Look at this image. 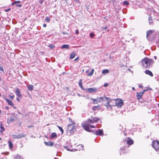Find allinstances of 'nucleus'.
I'll list each match as a JSON object with an SVG mask.
<instances>
[{"mask_svg":"<svg viewBox=\"0 0 159 159\" xmlns=\"http://www.w3.org/2000/svg\"><path fill=\"white\" fill-rule=\"evenodd\" d=\"M99 120V118L96 117L93 118V119H89L87 121L83 122L81 124L82 126L86 131L89 132L90 130L89 129V126L91 128H94L95 126L94 125H91V124H93L97 123Z\"/></svg>","mask_w":159,"mask_h":159,"instance_id":"1","label":"nucleus"},{"mask_svg":"<svg viewBox=\"0 0 159 159\" xmlns=\"http://www.w3.org/2000/svg\"><path fill=\"white\" fill-rule=\"evenodd\" d=\"M153 62V60L148 57H145L142 61L143 66L145 68H150L152 67Z\"/></svg>","mask_w":159,"mask_h":159,"instance_id":"2","label":"nucleus"},{"mask_svg":"<svg viewBox=\"0 0 159 159\" xmlns=\"http://www.w3.org/2000/svg\"><path fill=\"white\" fill-rule=\"evenodd\" d=\"M76 130L75 123L72 122L71 124H69L68 125L67 131L70 132V133L74 132Z\"/></svg>","mask_w":159,"mask_h":159,"instance_id":"3","label":"nucleus"},{"mask_svg":"<svg viewBox=\"0 0 159 159\" xmlns=\"http://www.w3.org/2000/svg\"><path fill=\"white\" fill-rule=\"evenodd\" d=\"M152 146L156 151H159V141L157 140L152 141Z\"/></svg>","mask_w":159,"mask_h":159,"instance_id":"4","label":"nucleus"},{"mask_svg":"<svg viewBox=\"0 0 159 159\" xmlns=\"http://www.w3.org/2000/svg\"><path fill=\"white\" fill-rule=\"evenodd\" d=\"M113 100L116 101L115 106H117L118 107H121L123 105L124 102L121 99H118V100L114 99Z\"/></svg>","mask_w":159,"mask_h":159,"instance_id":"5","label":"nucleus"},{"mask_svg":"<svg viewBox=\"0 0 159 159\" xmlns=\"http://www.w3.org/2000/svg\"><path fill=\"white\" fill-rule=\"evenodd\" d=\"M154 32V30H149L147 32L146 37L147 39L150 41H152L154 40V37L152 38V39H151L150 37L149 38V36Z\"/></svg>","mask_w":159,"mask_h":159,"instance_id":"6","label":"nucleus"},{"mask_svg":"<svg viewBox=\"0 0 159 159\" xmlns=\"http://www.w3.org/2000/svg\"><path fill=\"white\" fill-rule=\"evenodd\" d=\"M112 101L111 99H110L108 101V102L105 105V106L106 107L108 110H111L112 109V105H111L109 103L111 102Z\"/></svg>","mask_w":159,"mask_h":159,"instance_id":"7","label":"nucleus"},{"mask_svg":"<svg viewBox=\"0 0 159 159\" xmlns=\"http://www.w3.org/2000/svg\"><path fill=\"white\" fill-rule=\"evenodd\" d=\"M13 137L15 139H20L25 137L26 135L24 134H20L18 135L13 134L12 135Z\"/></svg>","mask_w":159,"mask_h":159,"instance_id":"8","label":"nucleus"},{"mask_svg":"<svg viewBox=\"0 0 159 159\" xmlns=\"http://www.w3.org/2000/svg\"><path fill=\"white\" fill-rule=\"evenodd\" d=\"M85 90L88 93L95 92L97 91V89L96 88H90L86 89Z\"/></svg>","mask_w":159,"mask_h":159,"instance_id":"9","label":"nucleus"},{"mask_svg":"<svg viewBox=\"0 0 159 159\" xmlns=\"http://www.w3.org/2000/svg\"><path fill=\"white\" fill-rule=\"evenodd\" d=\"M95 134L98 135H102L103 134L102 129H98L95 131L94 132Z\"/></svg>","mask_w":159,"mask_h":159,"instance_id":"10","label":"nucleus"},{"mask_svg":"<svg viewBox=\"0 0 159 159\" xmlns=\"http://www.w3.org/2000/svg\"><path fill=\"white\" fill-rule=\"evenodd\" d=\"M16 117L15 116H13L10 117H9L7 118V121L8 122H12L14 121L15 120Z\"/></svg>","mask_w":159,"mask_h":159,"instance_id":"11","label":"nucleus"},{"mask_svg":"<svg viewBox=\"0 0 159 159\" xmlns=\"http://www.w3.org/2000/svg\"><path fill=\"white\" fill-rule=\"evenodd\" d=\"M125 141H126V143L129 145L132 144L134 142L133 140L129 138H128L127 140H125Z\"/></svg>","mask_w":159,"mask_h":159,"instance_id":"12","label":"nucleus"},{"mask_svg":"<svg viewBox=\"0 0 159 159\" xmlns=\"http://www.w3.org/2000/svg\"><path fill=\"white\" fill-rule=\"evenodd\" d=\"M143 93L139 92V93H137L136 97L137 99L138 100H139L141 98V97L143 94Z\"/></svg>","mask_w":159,"mask_h":159,"instance_id":"13","label":"nucleus"},{"mask_svg":"<svg viewBox=\"0 0 159 159\" xmlns=\"http://www.w3.org/2000/svg\"><path fill=\"white\" fill-rule=\"evenodd\" d=\"M15 93L16 94V95H17L19 98H21L22 95L18 89H17L16 90Z\"/></svg>","mask_w":159,"mask_h":159,"instance_id":"14","label":"nucleus"},{"mask_svg":"<svg viewBox=\"0 0 159 159\" xmlns=\"http://www.w3.org/2000/svg\"><path fill=\"white\" fill-rule=\"evenodd\" d=\"M5 100L6 101V102H7L8 104L9 105H10L11 106H13L14 105V104L10 100L8 99L7 98H5Z\"/></svg>","mask_w":159,"mask_h":159,"instance_id":"15","label":"nucleus"},{"mask_svg":"<svg viewBox=\"0 0 159 159\" xmlns=\"http://www.w3.org/2000/svg\"><path fill=\"white\" fill-rule=\"evenodd\" d=\"M145 73L146 74L149 75L151 76L152 77L153 76V74L151 71L149 70H146L145 71Z\"/></svg>","mask_w":159,"mask_h":159,"instance_id":"16","label":"nucleus"},{"mask_svg":"<svg viewBox=\"0 0 159 159\" xmlns=\"http://www.w3.org/2000/svg\"><path fill=\"white\" fill-rule=\"evenodd\" d=\"M82 80L80 79L79 80V85L81 89L83 90H84V88H83L82 84Z\"/></svg>","mask_w":159,"mask_h":159,"instance_id":"17","label":"nucleus"},{"mask_svg":"<svg viewBox=\"0 0 159 159\" xmlns=\"http://www.w3.org/2000/svg\"><path fill=\"white\" fill-rule=\"evenodd\" d=\"M57 136L56 133L55 132H54L52 133L51 135L50 136V138L51 139H53L55 137H57Z\"/></svg>","mask_w":159,"mask_h":159,"instance_id":"18","label":"nucleus"},{"mask_svg":"<svg viewBox=\"0 0 159 159\" xmlns=\"http://www.w3.org/2000/svg\"><path fill=\"white\" fill-rule=\"evenodd\" d=\"M28 89L30 91H32L34 89V86L33 85H29L27 86Z\"/></svg>","mask_w":159,"mask_h":159,"instance_id":"19","label":"nucleus"},{"mask_svg":"<svg viewBox=\"0 0 159 159\" xmlns=\"http://www.w3.org/2000/svg\"><path fill=\"white\" fill-rule=\"evenodd\" d=\"M44 143L47 146H52L53 145V143H52L51 141H49L48 142H44Z\"/></svg>","mask_w":159,"mask_h":159,"instance_id":"20","label":"nucleus"},{"mask_svg":"<svg viewBox=\"0 0 159 159\" xmlns=\"http://www.w3.org/2000/svg\"><path fill=\"white\" fill-rule=\"evenodd\" d=\"M0 128L1 129V130L0 131V133H1L2 134L3 132L5 130V129L4 127L2 126V123H1Z\"/></svg>","mask_w":159,"mask_h":159,"instance_id":"21","label":"nucleus"},{"mask_svg":"<svg viewBox=\"0 0 159 159\" xmlns=\"http://www.w3.org/2000/svg\"><path fill=\"white\" fill-rule=\"evenodd\" d=\"M90 99L92 101H93V104H97L98 103L97 98L96 99H94L92 98H91Z\"/></svg>","mask_w":159,"mask_h":159,"instance_id":"22","label":"nucleus"},{"mask_svg":"<svg viewBox=\"0 0 159 159\" xmlns=\"http://www.w3.org/2000/svg\"><path fill=\"white\" fill-rule=\"evenodd\" d=\"M61 48L62 49L64 48L66 49H69V46L67 44H64L62 45V46L61 47Z\"/></svg>","mask_w":159,"mask_h":159,"instance_id":"23","label":"nucleus"},{"mask_svg":"<svg viewBox=\"0 0 159 159\" xmlns=\"http://www.w3.org/2000/svg\"><path fill=\"white\" fill-rule=\"evenodd\" d=\"M8 143L9 144V148L11 149L13 148V144L11 142V141L10 140H9L8 141Z\"/></svg>","mask_w":159,"mask_h":159,"instance_id":"24","label":"nucleus"},{"mask_svg":"<svg viewBox=\"0 0 159 159\" xmlns=\"http://www.w3.org/2000/svg\"><path fill=\"white\" fill-rule=\"evenodd\" d=\"M97 99L98 100V103L104 100V98L103 97H97Z\"/></svg>","mask_w":159,"mask_h":159,"instance_id":"25","label":"nucleus"},{"mask_svg":"<svg viewBox=\"0 0 159 159\" xmlns=\"http://www.w3.org/2000/svg\"><path fill=\"white\" fill-rule=\"evenodd\" d=\"M152 17H150V16H149V17L148 18V21L149 24L150 25L151 24H152L153 23V21L152 19Z\"/></svg>","mask_w":159,"mask_h":159,"instance_id":"26","label":"nucleus"},{"mask_svg":"<svg viewBox=\"0 0 159 159\" xmlns=\"http://www.w3.org/2000/svg\"><path fill=\"white\" fill-rule=\"evenodd\" d=\"M94 71V69H92L91 70V71L88 74V75L91 76L93 75Z\"/></svg>","mask_w":159,"mask_h":159,"instance_id":"27","label":"nucleus"},{"mask_svg":"<svg viewBox=\"0 0 159 159\" xmlns=\"http://www.w3.org/2000/svg\"><path fill=\"white\" fill-rule=\"evenodd\" d=\"M75 54L74 53H72L70 54V59H73L75 57Z\"/></svg>","mask_w":159,"mask_h":159,"instance_id":"28","label":"nucleus"},{"mask_svg":"<svg viewBox=\"0 0 159 159\" xmlns=\"http://www.w3.org/2000/svg\"><path fill=\"white\" fill-rule=\"evenodd\" d=\"M109 72V71L108 70L106 69L102 71V73L103 74L107 73Z\"/></svg>","mask_w":159,"mask_h":159,"instance_id":"29","label":"nucleus"},{"mask_svg":"<svg viewBox=\"0 0 159 159\" xmlns=\"http://www.w3.org/2000/svg\"><path fill=\"white\" fill-rule=\"evenodd\" d=\"M14 159H23V158L20 155H17L15 157Z\"/></svg>","mask_w":159,"mask_h":159,"instance_id":"30","label":"nucleus"},{"mask_svg":"<svg viewBox=\"0 0 159 159\" xmlns=\"http://www.w3.org/2000/svg\"><path fill=\"white\" fill-rule=\"evenodd\" d=\"M48 47L50 48H51L52 49H53L55 47L52 44L48 45Z\"/></svg>","mask_w":159,"mask_h":159,"instance_id":"31","label":"nucleus"},{"mask_svg":"<svg viewBox=\"0 0 159 159\" xmlns=\"http://www.w3.org/2000/svg\"><path fill=\"white\" fill-rule=\"evenodd\" d=\"M58 128H59V129L61 131V134H63L64 130L60 126H57Z\"/></svg>","mask_w":159,"mask_h":159,"instance_id":"32","label":"nucleus"},{"mask_svg":"<svg viewBox=\"0 0 159 159\" xmlns=\"http://www.w3.org/2000/svg\"><path fill=\"white\" fill-rule=\"evenodd\" d=\"M99 108L98 107V106H95L93 107H92V109L94 110V111H95L96 110L98 109Z\"/></svg>","mask_w":159,"mask_h":159,"instance_id":"33","label":"nucleus"},{"mask_svg":"<svg viewBox=\"0 0 159 159\" xmlns=\"http://www.w3.org/2000/svg\"><path fill=\"white\" fill-rule=\"evenodd\" d=\"M45 20L46 22H50V19L48 17H47L45 19Z\"/></svg>","mask_w":159,"mask_h":159,"instance_id":"34","label":"nucleus"},{"mask_svg":"<svg viewBox=\"0 0 159 159\" xmlns=\"http://www.w3.org/2000/svg\"><path fill=\"white\" fill-rule=\"evenodd\" d=\"M123 4L124 5H129V2H127V1H124L123 2Z\"/></svg>","mask_w":159,"mask_h":159,"instance_id":"35","label":"nucleus"},{"mask_svg":"<svg viewBox=\"0 0 159 159\" xmlns=\"http://www.w3.org/2000/svg\"><path fill=\"white\" fill-rule=\"evenodd\" d=\"M20 1H16L12 3V5H14L15 4H16L17 3H20Z\"/></svg>","mask_w":159,"mask_h":159,"instance_id":"36","label":"nucleus"},{"mask_svg":"<svg viewBox=\"0 0 159 159\" xmlns=\"http://www.w3.org/2000/svg\"><path fill=\"white\" fill-rule=\"evenodd\" d=\"M89 36L91 38H93L94 36V34L93 33H91L89 34Z\"/></svg>","mask_w":159,"mask_h":159,"instance_id":"37","label":"nucleus"},{"mask_svg":"<svg viewBox=\"0 0 159 159\" xmlns=\"http://www.w3.org/2000/svg\"><path fill=\"white\" fill-rule=\"evenodd\" d=\"M44 0H39V3L41 4L44 2Z\"/></svg>","mask_w":159,"mask_h":159,"instance_id":"38","label":"nucleus"},{"mask_svg":"<svg viewBox=\"0 0 159 159\" xmlns=\"http://www.w3.org/2000/svg\"><path fill=\"white\" fill-rule=\"evenodd\" d=\"M9 97L10 99L12 100L14 98V95H10L9 96Z\"/></svg>","mask_w":159,"mask_h":159,"instance_id":"39","label":"nucleus"},{"mask_svg":"<svg viewBox=\"0 0 159 159\" xmlns=\"http://www.w3.org/2000/svg\"><path fill=\"white\" fill-rule=\"evenodd\" d=\"M0 70L4 72V69L2 66H0Z\"/></svg>","mask_w":159,"mask_h":159,"instance_id":"40","label":"nucleus"},{"mask_svg":"<svg viewBox=\"0 0 159 159\" xmlns=\"http://www.w3.org/2000/svg\"><path fill=\"white\" fill-rule=\"evenodd\" d=\"M108 84L107 83H105L104 84V86L106 87L108 86Z\"/></svg>","mask_w":159,"mask_h":159,"instance_id":"41","label":"nucleus"},{"mask_svg":"<svg viewBox=\"0 0 159 159\" xmlns=\"http://www.w3.org/2000/svg\"><path fill=\"white\" fill-rule=\"evenodd\" d=\"M16 7H20L22 6V5L21 4H16Z\"/></svg>","mask_w":159,"mask_h":159,"instance_id":"42","label":"nucleus"},{"mask_svg":"<svg viewBox=\"0 0 159 159\" xmlns=\"http://www.w3.org/2000/svg\"><path fill=\"white\" fill-rule=\"evenodd\" d=\"M64 148L67 150L70 151V149L68 148V147L66 146Z\"/></svg>","mask_w":159,"mask_h":159,"instance_id":"43","label":"nucleus"},{"mask_svg":"<svg viewBox=\"0 0 159 159\" xmlns=\"http://www.w3.org/2000/svg\"><path fill=\"white\" fill-rule=\"evenodd\" d=\"M75 33L76 34H78L79 33V30H76L75 31Z\"/></svg>","mask_w":159,"mask_h":159,"instance_id":"44","label":"nucleus"},{"mask_svg":"<svg viewBox=\"0 0 159 159\" xmlns=\"http://www.w3.org/2000/svg\"><path fill=\"white\" fill-rule=\"evenodd\" d=\"M148 89H144L143 90V91L142 92V93H144V92L146 91H147L148 90Z\"/></svg>","mask_w":159,"mask_h":159,"instance_id":"45","label":"nucleus"},{"mask_svg":"<svg viewBox=\"0 0 159 159\" xmlns=\"http://www.w3.org/2000/svg\"><path fill=\"white\" fill-rule=\"evenodd\" d=\"M105 99H106V100H107V101H108V100H109L110 99H109V98H107V97H105Z\"/></svg>","mask_w":159,"mask_h":159,"instance_id":"46","label":"nucleus"},{"mask_svg":"<svg viewBox=\"0 0 159 159\" xmlns=\"http://www.w3.org/2000/svg\"><path fill=\"white\" fill-rule=\"evenodd\" d=\"M10 10V8H8V9H5V11H6V12L7 11H9Z\"/></svg>","mask_w":159,"mask_h":159,"instance_id":"47","label":"nucleus"},{"mask_svg":"<svg viewBox=\"0 0 159 159\" xmlns=\"http://www.w3.org/2000/svg\"><path fill=\"white\" fill-rule=\"evenodd\" d=\"M79 59V58L78 57H76L75 59V61H76L78 60Z\"/></svg>","mask_w":159,"mask_h":159,"instance_id":"48","label":"nucleus"},{"mask_svg":"<svg viewBox=\"0 0 159 159\" xmlns=\"http://www.w3.org/2000/svg\"><path fill=\"white\" fill-rule=\"evenodd\" d=\"M107 26H106L104 27H102V29L104 30H106V29H107Z\"/></svg>","mask_w":159,"mask_h":159,"instance_id":"49","label":"nucleus"},{"mask_svg":"<svg viewBox=\"0 0 159 159\" xmlns=\"http://www.w3.org/2000/svg\"><path fill=\"white\" fill-rule=\"evenodd\" d=\"M47 26V25L46 24H44L43 25V26L44 27H45Z\"/></svg>","mask_w":159,"mask_h":159,"instance_id":"50","label":"nucleus"},{"mask_svg":"<svg viewBox=\"0 0 159 159\" xmlns=\"http://www.w3.org/2000/svg\"><path fill=\"white\" fill-rule=\"evenodd\" d=\"M157 43H158V46L159 47V39L158 41L157 42Z\"/></svg>","mask_w":159,"mask_h":159,"instance_id":"51","label":"nucleus"},{"mask_svg":"<svg viewBox=\"0 0 159 159\" xmlns=\"http://www.w3.org/2000/svg\"><path fill=\"white\" fill-rule=\"evenodd\" d=\"M132 89L134 91L135 90V89L134 87L132 88Z\"/></svg>","mask_w":159,"mask_h":159,"instance_id":"52","label":"nucleus"},{"mask_svg":"<svg viewBox=\"0 0 159 159\" xmlns=\"http://www.w3.org/2000/svg\"><path fill=\"white\" fill-rule=\"evenodd\" d=\"M16 100H17L18 102H20L19 99V98H16Z\"/></svg>","mask_w":159,"mask_h":159,"instance_id":"53","label":"nucleus"},{"mask_svg":"<svg viewBox=\"0 0 159 159\" xmlns=\"http://www.w3.org/2000/svg\"><path fill=\"white\" fill-rule=\"evenodd\" d=\"M142 85H139V87L140 88H142Z\"/></svg>","mask_w":159,"mask_h":159,"instance_id":"54","label":"nucleus"},{"mask_svg":"<svg viewBox=\"0 0 159 159\" xmlns=\"http://www.w3.org/2000/svg\"><path fill=\"white\" fill-rule=\"evenodd\" d=\"M154 58L155 59H157V57L156 56H154Z\"/></svg>","mask_w":159,"mask_h":159,"instance_id":"55","label":"nucleus"},{"mask_svg":"<svg viewBox=\"0 0 159 159\" xmlns=\"http://www.w3.org/2000/svg\"><path fill=\"white\" fill-rule=\"evenodd\" d=\"M6 108L7 109H9V107H8L6 106Z\"/></svg>","mask_w":159,"mask_h":159,"instance_id":"56","label":"nucleus"},{"mask_svg":"<svg viewBox=\"0 0 159 159\" xmlns=\"http://www.w3.org/2000/svg\"><path fill=\"white\" fill-rule=\"evenodd\" d=\"M75 0L76 2H77L79 1V0Z\"/></svg>","mask_w":159,"mask_h":159,"instance_id":"57","label":"nucleus"},{"mask_svg":"<svg viewBox=\"0 0 159 159\" xmlns=\"http://www.w3.org/2000/svg\"><path fill=\"white\" fill-rule=\"evenodd\" d=\"M32 126H28V127H29V128H30Z\"/></svg>","mask_w":159,"mask_h":159,"instance_id":"58","label":"nucleus"},{"mask_svg":"<svg viewBox=\"0 0 159 159\" xmlns=\"http://www.w3.org/2000/svg\"><path fill=\"white\" fill-rule=\"evenodd\" d=\"M2 140V139L1 138H0V140Z\"/></svg>","mask_w":159,"mask_h":159,"instance_id":"59","label":"nucleus"},{"mask_svg":"<svg viewBox=\"0 0 159 159\" xmlns=\"http://www.w3.org/2000/svg\"><path fill=\"white\" fill-rule=\"evenodd\" d=\"M63 34H65V32H63Z\"/></svg>","mask_w":159,"mask_h":159,"instance_id":"60","label":"nucleus"},{"mask_svg":"<svg viewBox=\"0 0 159 159\" xmlns=\"http://www.w3.org/2000/svg\"><path fill=\"white\" fill-rule=\"evenodd\" d=\"M149 89V90H151V89L150 88Z\"/></svg>","mask_w":159,"mask_h":159,"instance_id":"61","label":"nucleus"},{"mask_svg":"<svg viewBox=\"0 0 159 159\" xmlns=\"http://www.w3.org/2000/svg\"><path fill=\"white\" fill-rule=\"evenodd\" d=\"M81 146L82 147H83V146H82V145H81Z\"/></svg>","mask_w":159,"mask_h":159,"instance_id":"62","label":"nucleus"},{"mask_svg":"<svg viewBox=\"0 0 159 159\" xmlns=\"http://www.w3.org/2000/svg\"><path fill=\"white\" fill-rule=\"evenodd\" d=\"M1 112V111L0 110V113Z\"/></svg>","mask_w":159,"mask_h":159,"instance_id":"63","label":"nucleus"},{"mask_svg":"<svg viewBox=\"0 0 159 159\" xmlns=\"http://www.w3.org/2000/svg\"><path fill=\"white\" fill-rule=\"evenodd\" d=\"M158 107H159V104H158Z\"/></svg>","mask_w":159,"mask_h":159,"instance_id":"64","label":"nucleus"}]
</instances>
